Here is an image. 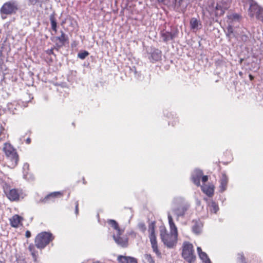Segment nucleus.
<instances>
[{
	"mask_svg": "<svg viewBox=\"0 0 263 263\" xmlns=\"http://www.w3.org/2000/svg\"><path fill=\"white\" fill-rule=\"evenodd\" d=\"M231 24H232L228 23V26L226 31L227 36L230 39L234 36L233 29Z\"/></svg>",
	"mask_w": 263,
	"mask_h": 263,
	"instance_id": "25",
	"label": "nucleus"
},
{
	"mask_svg": "<svg viewBox=\"0 0 263 263\" xmlns=\"http://www.w3.org/2000/svg\"><path fill=\"white\" fill-rule=\"evenodd\" d=\"M138 228L140 231L144 233L146 231V227L143 222H139L138 224Z\"/></svg>",
	"mask_w": 263,
	"mask_h": 263,
	"instance_id": "29",
	"label": "nucleus"
},
{
	"mask_svg": "<svg viewBox=\"0 0 263 263\" xmlns=\"http://www.w3.org/2000/svg\"><path fill=\"white\" fill-rule=\"evenodd\" d=\"M62 195V193L60 192H54L48 195L43 200L44 202H47L50 198L57 197L58 196Z\"/></svg>",
	"mask_w": 263,
	"mask_h": 263,
	"instance_id": "24",
	"label": "nucleus"
},
{
	"mask_svg": "<svg viewBox=\"0 0 263 263\" xmlns=\"http://www.w3.org/2000/svg\"><path fill=\"white\" fill-rule=\"evenodd\" d=\"M208 208L212 213H216L219 210V207L217 204H216L213 200L210 201L208 202Z\"/></svg>",
	"mask_w": 263,
	"mask_h": 263,
	"instance_id": "23",
	"label": "nucleus"
},
{
	"mask_svg": "<svg viewBox=\"0 0 263 263\" xmlns=\"http://www.w3.org/2000/svg\"><path fill=\"white\" fill-rule=\"evenodd\" d=\"M174 33L163 31L161 32V37L163 41L167 42L173 40L175 37Z\"/></svg>",
	"mask_w": 263,
	"mask_h": 263,
	"instance_id": "14",
	"label": "nucleus"
},
{
	"mask_svg": "<svg viewBox=\"0 0 263 263\" xmlns=\"http://www.w3.org/2000/svg\"><path fill=\"white\" fill-rule=\"evenodd\" d=\"M190 26L192 30L196 32L202 28V24L199 20L193 17L190 20Z\"/></svg>",
	"mask_w": 263,
	"mask_h": 263,
	"instance_id": "12",
	"label": "nucleus"
},
{
	"mask_svg": "<svg viewBox=\"0 0 263 263\" xmlns=\"http://www.w3.org/2000/svg\"><path fill=\"white\" fill-rule=\"evenodd\" d=\"M241 39L243 42H246L248 41L249 37L248 35L244 34L241 35Z\"/></svg>",
	"mask_w": 263,
	"mask_h": 263,
	"instance_id": "36",
	"label": "nucleus"
},
{
	"mask_svg": "<svg viewBox=\"0 0 263 263\" xmlns=\"http://www.w3.org/2000/svg\"><path fill=\"white\" fill-rule=\"evenodd\" d=\"M18 9V5L15 1H10L6 3L2 7L1 11L2 13L11 14L15 13Z\"/></svg>",
	"mask_w": 263,
	"mask_h": 263,
	"instance_id": "7",
	"label": "nucleus"
},
{
	"mask_svg": "<svg viewBox=\"0 0 263 263\" xmlns=\"http://www.w3.org/2000/svg\"><path fill=\"white\" fill-rule=\"evenodd\" d=\"M29 165L27 163H24L23 165V170L24 171V176L25 178L28 179L27 178V171L29 170Z\"/></svg>",
	"mask_w": 263,
	"mask_h": 263,
	"instance_id": "30",
	"label": "nucleus"
},
{
	"mask_svg": "<svg viewBox=\"0 0 263 263\" xmlns=\"http://www.w3.org/2000/svg\"><path fill=\"white\" fill-rule=\"evenodd\" d=\"M32 248H33V246H29V250L31 252V254L32 255V257H33V259H34V260L36 261V254H35L34 251L32 250Z\"/></svg>",
	"mask_w": 263,
	"mask_h": 263,
	"instance_id": "35",
	"label": "nucleus"
},
{
	"mask_svg": "<svg viewBox=\"0 0 263 263\" xmlns=\"http://www.w3.org/2000/svg\"><path fill=\"white\" fill-rule=\"evenodd\" d=\"M249 77H250V79H251V80H252V79H253V76H251V75H250V76H249Z\"/></svg>",
	"mask_w": 263,
	"mask_h": 263,
	"instance_id": "43",
	"label": "nucleus"
},
{
	"mask_svg": "<svg viewBox=\"0 0 263 263\" xmlns=\"http://www.w3.org/2000/svg\"><path fill=\"white\" fill-rule=\"evenodd\" d=\"M262 9L256 3L252 2L249 9V14L251 17L255 16L259 20Z\"/></svg>",
	"mask_w": 263,
	"mask_h": 263,
	"instance_id": "8",
	"label": "nucleus"
},
{
	"mask_svg": "<svg viewBox=\"0 0 263 263\" xmlns=\"http://www.w3.org/2000/svg\"><path fill=\"white\" fill-rule=\"evenodd\" d=\"M228 182V178L226 174H223L220 179V189L221 192H224L227 187V184Z\"/></svg>",
	"mask_w": 263,
	"mask_h": 263,
	"instance_id": "16",
	"label": "nucleus"
},
{
	"mask_svg": "<svg viewBox=\"0 0 263 263\" xmlns=\"http://www.w3.org/2000/svg\"><path fill=\"white\" fill-rule=\"evenodd\" d=\"M148 232L149 233L148 237L153 251L157 254V256H159L161 255V253L159 251L158 248L157 237L155 233V222H151L149 223Z\"/></svg>",
	"mask_w": 263,
	"mask_h": 263,
	"instance_id": "5",
	"label": "nucleus"
},
{
	"mask_svg": "<svg viewBox=\"0 0 263 263\" xmlns=\"http://www.w3.org/2000/svg\"><path fill=\"white\" fill-rule=\"evenodd\" d=\"M3 150L9 163V166L12 168L15 167L18 161V156L16 149L10 143H5Z\"/></svg>",
	"mask_w": 263,
	"mask_h": 263,
	"instance_id": "2",
	"label": "nucleus"
},
{
	"mask_svg": "<svg viewBox=\"0 0 263 263\" xmlns=\"http://www.w3.org/2000/svg\"><path fill=\"white\" fill-rule=\"evenodd\" d=\"M89 54L88 52L87 51H83L82 52H79L78 54V57L82 60H83L86 58Z\"/></svg>",
	"mask_w": 263,
	"mask_h": 263,
	"instance_id": "27",
	"label": "nucleus"
},
{
	"mask_svg": "<svg viewBox=\"0 0 263 263\" xmlns=\"http://www.w3.org/2000/svg\"><path fill=\"white\" fill-rule=\"evenodd\" d=\"M17 263H26L24 259H17Z\"/></svg>",
	"mask_w": 263,
	"mask_h": 263,
	"instance_id": "39",
	"label": "nucleus"
},
{
	"mask_svg": "<svg viewBox=\"0 0 263 263\" xmlns=\"http://www.w3.org/2000/svg\"><path fill=\"white\" fill-rule=\"evenodd\" d=\"M51 24V27L52 29L56 31H57V22L54 19V18L53 16L50 17V18Z\"/></svg>",
	"mask_w": 263,
	"mask_h": 263,
	"instance_id": "28",
	"label": "nucleus"
},
{
	"mask_svg": "<svg viewBox=\"0 0 263 263\" xmlns=\"http://www.w3.org/2000/svg\"><path fill=\"white\" fill-rule=\"evenodd\" d=\"M239 16L237 14H233L228 16V23L232 24L234 22L238 21Z\"/></svg>",
	"mask_w": 263,
	"mask_h": 263,
	"instance_id": "26",
	"label": "nucleus"
},
{
	"mask_svg": "<svg viewBox=\"0 0 263 263\" xmlns=\"http://www.w3.org/2000/svg\"><path fill=\"white\" fill-rule=\"evenodd\" d=\"M93 263H99V262H93Z\"/></svg>",
	"mask_w": 263,
	"mask_h": 263,
	"instance_id": "45",
	"label": "nucleus"
},
{
	"mask_svg": "<svg viewBox=\"0 0 263 263\" xmlns=\"http://www.w3.org/2000/svg\"><path fill=\"white\" fill-rule=\"evenodd\" d=\"M201 179H202V181L203 182H206V181H208V176H203L202 177Z\"/></svg>",
	"mask_w": 263,
	"mask_h": 263,
	"instance_id": "37",
	"label": "nucleus"
},
{
	"mask_svg": "<svg viewBox=\"0 0 263 263\" xmlns=\"http://www.w3.org/2000/svg\"><path fill=\"white\" fill-rule=\"evenodd\" d=\"M25 236L27 238H29L31 236V233L29 231H27L25 233Z\"/></svg>",
	"mask_w": 263,
	"mask_h": 263,
	"instance_id": "38",
	"label": "nucleus"
},
{
	"mask_svg": "<svg viewBox=\"0 0 263 263\" xmlns=\"http://www.w3.org/2000/svg\"><path fill=\"white\" fill-rule=\"evenodd\" d=\"M228 8L227 5H223L221 3L217 4L215 7V15L216 16L221 15L223 14L224 10Z\"/></svg>",
	"mask_w": 263,
	"mask_h": 263,
	"instance_id": "15",
	"label": "nucleus"
},
{
	"mask_svg": "<svg viewBox=\"0 0 263 263\" xmlns=\"http://www.w3.org/2000/svg\"><path fill=\"white\" fill-rule=\"evenodd\" d=\"M157 1H158L159 3H162V2H163V0H157Z\"/></svg>",
	"mask_w": 263,
	"mask_h": 263,
	"instance_id": "44",
	"label": "nucleus"
},
{
	"mask_svg": "<svg viewBox=\"0 0 263 263\" xmlns=\"http://www.w3.org/2000/svg\"><path fill=\"white\" fill-rule=\"evenodd\" d=\"M188 206L182 203V200L181 198H175L172 204V212L176 215L178 219L180 217H183Z\"/></svg>",
	"mask_w": 263,
	"mask_h": 263,
	"instance_id": "3",
	"label": "nucleus"
},
{
	"mask_svg": "<svg viewBox=\"0 0 263 263\" xmlns=\"http://www.w3.org/2000/svg\"><path fill=\"white\" fill-rule=\"evenodd\" d=\"M259 20L263 23V9L262 10V12L261 13V15H260Z\"/></svg>",
	"mask_w": 263,
	"mask_h": 263,
	"instance_id": "40",
	"label": "nucleus"
},
{
	"mask_svg": "<svg viewBox=\"0 0 263 263\" xmlns=\"http://www.w3.org/2000/svg\"><path fill=\"white\" fill-rule=\"evenodd\" d=\"M30 4L31 5H35L36 4H40L41 6V4L44 2V0H28Z\"/></svg>",
	"mask_w": 263,
	"mask_h": 263,
	"instance_id": "33",
	"label": "nucleus"
},
{
	"mask_svg": "<svg viewBox=\"0 0 263 263\" xmlns=\"http://www.w3.org/2000/svg\"><path fill=\"white\" fill-rule=\"evenodd\" d=\"M161 51L158 49H153L151 51V56L148 57L149 60L154 62L161 59Z\"/></svg>",
	"mask_w": 263,
	"mask_h": 263,
	"instance_id": "11",
	"label": "nucleus"
},
{
	"mask_svg": "<svg viewBox=\"0 0 263 263\" xmlns=\"http://www.w3.org/2000/svg\"><path fill=\"white\" fill-rule=\"evenodd\" d=\"M75 212H76V214H77L78 213V202H76Z\"/></svg>",
	"mask_w": 263,
	"mask_h": 263,
	"instance_id": "41",
	"label": "nucleus"
},
{
	"mask_svg": "<svg viewBox=\"0 0 263 263\" xmlns=\"http://www.w3.org/2000/svg\"><path fill=\"white\" fill-rule=\"evenodd\" d=\"M194 223L192 227L193 232L196 235H198L201 233L203 224L200 221L194 220Z\"/></svg>",
	"mask_w": 263,
	"mask_h": 263,
	"instance_id": "13",
	"label": "nucleus"
},
{
	"mask_svg": "<svg viewBox=\"0 0 263 263\" xmlns=\"http://www.w3.org/2000/svg\"><path fill=\"white\" fill-rule=\"evenodd\" d=\"M237 256V258L239 263H246L245 257L243 256V255L242 253L238 254Z\"/></svg>",
	"mask_w": 263,
	"mask_h": 263,
	"instance_id": "32",
	"label": "nucleus"
},
{
	"mask_svg": "<svg viewBox=\"0 0 263 263\" xmlns=\"http://www.w3.org/2000/svg\"><path fill=\"white\" fill-rule=\"evenodd\" d=\"M201 189L208 196L211 197L214 193V187L212 185H203L201 186Z\"/></svg>",
	"mask_w": 263,
	"mask_h": 263,
	"instance_id": "21",
	"label": "nucleus"
},
{
	"mask_svg": "<svg viewBox=\"0 0 263 263\" xmlns=\"http://www.w3.org/2000/svg\"><path fill=\"white\" fill-rule=\"evenodd\" d=\"M22 219L23 218L22 217L16 214L14 215L10 219L11 226L14 228L18 227Z\"/></svg>",
	"mask_w": 263,
	"mask_h": 263,
	"instance_id": "17",
	"label": "nucleus"
},
{
	"mask_svg": "<svg viewBox=\"0 0 263 263\" xmlns=\"http://www.w3.org/2000/svg\"><path fill=\"white\" fill-rule=\"evenodd\" d=\"M107 222L116 231V233L124 232V230L120 229L118 223L115 220L109 219Z\"/></svg>",
	"mask_w": 263,
	"mask_h": 263,
	"instance_id": "22",
	"label": "nucleus"
},
{
	"mask_svg": "<svg viewBox=\"0 0 263 263\" xmlns=\"http://www.w3.org/2000/svg\"><path fill=\"white\" fill-rule=\"evenodd\" d=\"M170 233H168L165 227L160 229V235L162 241L168 248H173L176 243L178 237L177 227L173 221V217L170 212L167 213Z\"/></svg>",
	"mask_w": 263,
	"mask_h": 263,
	"instance_id": "1",
	"label": "nucleus"
},
{
	"mask_svg": "<svg viewBox=\"0 0 263 263\" xmlns=\"http://www.w3.org/2000/svg\"><path fill=\"white\" fill-rule=\"evenodd\" d=\"M118 260L120 263H137L136 258L128 256H119Z\"/></svg>",
	"mask_w": 263,
	"mask_h": 263,
	"instance_id": "18",
	"label": "nucleus"
},
{
	"mask_svg": "<svg viewBox=\"0 0 263 263\" xmlns=\"http://www.w3.org/2000/svg\"><path fill=\"white\" fill-rule=\"evenodd\" d=\"M8 198L12 201H15L19 198V194L16 189H11L6 193Z\"/></svg>",
	"mask_w": 263,
	"mask_h": 263,
	"instance_id": "19",
	"label": "nucleus"
},
{
	"mask_svg": "<svg viewBox=\"0 0 263 263\" xmlns=\"http://www.w3.org/2000/svg\"><path fill=\"white\" fill-rule=\"evenodd\" d=\"M53 239L52 234L47 232L39 234L35 239L36 247L40 249L44 248Z\"/></svg>",
	"mask_w": 263,
	"mask_h": 263,
	"instance_id": "4",
	"label": "nucleus"
},
{
	"mask_svg": "<svg viewBox=\"0 0 263 263\" xmlns=\"http://www.w3.org/2000/svg\"><path fill=\"white\" fill-rule=\"evenodd\" d=\"M59 41L62 44L64 43V42L66 41V38L65 34L64 32H62L61 35L58 37Z\"/></svg>",
	"mask_w": 263,
	"mask_h": 263,
	"instance_id": "31",
	"label": "nucleus"
},
{
	"mask_svg": "<svg viewBox=\"0 0 263 263\" xmlns=\"http://www.w3.org/2000/svg\"><path fill=\"white\" fill-rule=\"evenodd\" d=\"M203 175L202 171L200 170L195 169L192 174V180L197 186L200 185V179Z\"/></svg>",
	"mask_w": 263,
	"mask_h": 263,
	"instance_id": "10",
	"label": "nucleus"
},
{
	"mask_svg": "<svg viewBox=\"0 0 263 263\" xmlns=\"http://www.w3.org/2000/svg\"><path fill=\"white\" fill-rule=\"evenodd\" d=\"M197 252L200 258L202 260L203 262L211 263V260L208 256L207 254L205 252H202L200 247H197Z\"/></svg>",
	"mask_w": 263,
	"mask_h": 263,
	"instance_id": "20",
	"label": "nucleus"
},
{
	"mask_svg": "<svg viewBox=\"0 0 263 263\" xmlns=\"http://www.w3.org/2000/svg\"><path fill=\"white\" fill-rule=\"evenodd\" d=\"M30 142H31V139L30 138H27L26 139V143H27L29 144V143H30Z\"/></svg>",
	"mask_w": 263,
	"mask_h": 263,
	"instance_id": "42",
	"label": "nucleus"
},
{
	"mask_svg": "<svg viewBox=\"0 0 263 263\" xmlns=\"http://www.w3.org/2000/svg\"><path fill=\"white\" fill-rule=\"evenodd\" d=\"M145 258L149 263H155L154 260L150 254L146 255Z\"/></svg>",
	"mask_w": 263,
	"mask_h": 263,
	"instance_id": "34",
	"label": "nucleus"
},
{
	"mask_svg": "<svg viewBox=\"0 0 263 263\" xmlns=\"http://www.w3.org/2000/svg\"><path fill=\"white\" fill-rule=\"evenodd\" d=\"M123 233H115L113 235V238L115 242L122 247H126L128 246V238L126 236L121 237Z\"/></svg>",
	"mask_w": 263,
	"mask_h": 263,
	"instance_id": "9",
	"label": "nucleus"
},
{
	"mask_svg": "<svg viewBox=\"0 0 263 263\" xmlns=\"http://www.w3.org/2000/svg\"><path fill=\"white\" fill-rule=\"evenodd\" d=\"M182 256L188 261L191 262L194 258L192 244L184 242L183 244Z\"/></svg>",
	"mask_w": 263,
	"mask_h": 263,
	"instance_id": "6",
	"label": "nucleus"
}]
</instances>
